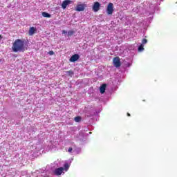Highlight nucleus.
<instances>
[{
	"label": "nucleus",
	"instance_id": "17",
	"mask_svg": "<svg viewBox=\"0 0 177 177\" xmlns=\"http://www.w3.org/2000/svg\"><path fill=\"white\" fill-rule=\"evenodd\" d=\"M145 44H147V39H143L142 40V45H145Z\"/></svg>",
	"mask_w": 177,
	"mask_h": 177
},
{
	"label": "nucleus",
	"instance_id": "18",
	"mask_svg": "<svg viewBox=\"0 0 177 177\" xmlns=\"http://www.w3.org/2000/svg\"><path fill=\"white\" fill-rule=\"evenodd\" d=\"M48 55H50V56H53V55H55V52H53V50H50L48 52Z\"/></svg>",
	"mask_w": 177,
	"mask_h": 177
},
{
	"label": "nucleus",
	"instance_id": "6",
	"mask_svg": "<svg viewBox=\"0 0 177 177\" xmlns=\"http://www.w3.org/2000/svg\"><path fill=\"white\" fill-rule=\"evenodd\" d=\"M63 171H64V168L59 167V168H57V169H55L54 174H55V175H57V176H59V175L63 174Z\"/></svg>",
	"mask_w": 177,
	"mask_h": 177
},
{
	"label": "nucleus",
	"instance_id": "5",
	"mask_svg": "<svg viewBox=\"0 0 177 177\" xmlns=\"http://www.w3.org/2000/svg\"><path fill=\"white\" fill-rule=\"evenodd\" d=\"M99 9H100V3L95 2L93 6V12H99Z\"/></svg>",
	"mask_w": 177,
	"mask_h": 177
},
{
	"label": "nucleus",
	"instance_id": "7",
	"mask_svg": "<svg viewBox=\"0 0 177 177\" xmlns=\"http://www.w3.org/2000/svg\"><path fill=\"white\" fill-rule=\"evenodd\" d=\"M80 59V55L78 54H75L71 56V57L70 58V62H71L72 63H75V62H77L78 59Z\"/></svg>",
	"mask_w": 177,
	"mask_h": 177
},
{
	"label": "nucleus",
	"instance_id": "14",
	"mask_svg": "<svg viewBox=\"0 0 177 177\" xmlns=\"http://www.w3.org/2000/svg\"><path fill=\"white\" fill-rule=\"evenodd\" d=\"M143 44H141L139 47H138V52H142V50H145V48L143 47Z\"/></svg>",
	"mask_w": 177,
	"mask_h": 177
},
{
	"label": "nucleus",
	"instance_id": "1",
	"mask_svg": "<svg viewBox=\"0 0 177 177\" xmlns=\"http://www.w3.org/2000/svg\"><path fill=\"white\" fill-rule=\"evenodd\" d=\"M24 45H26V39H18L13 43L12 49L14 52H24L28 49Z\"/></svg>",
	"mask_w": 177,
	"mask_h": 177
},
{
	"label": "nucleus",
	"instance_id": "15",
	"mask_svg": "<svg viewBox=\"0 0 177 177\" xmlns=\"http://www.w3.org/2000/svg\"><path fill=\"white\" fill-rule=\"evenodd\" d=\"M64 167L66 171H68V169L70 168V165H68V163H65Z\"/></svg>",
	"mask_w": 177,
	"mask_h": 177
},
{
	"label": "nucleus",
	"instance_id": "22",
	"mask_svg": "<svg viewBox=\"0 0 177 177\" xmlns=\"http://www.w3.org/2000/svg\"><path fill=\"white\" fill-rule=\"evenodd\" d=\"M127 117H131V114L129 113H127Z\"/></svg>",
	"mask_w": 177,
	"mask_h": 177
},
{
	"label": "nucleus",
	"instance_id": "23",
	"mask_svg": "<svg viewBox=\"0 0 177 177\" xmlns=\"http://www.w3.org/2000/svg\"><path fill=\"white\" fill-rule=\"evenodd\" d=\"M0 38H1V35H0Z\"/></svg>",
	"mask_w": 177,
	"mask_h": 177
},
{
	"label": "nucleus",
	"instance_id": "12",
	"mask_svg": "<svg viewBox=\"0 0 177 177\" xmlns=\"http://www.w3.org/2000/svg\"><path fill=\"white\" fill-rule=\"evenodd\" d=\"M82 120V118H81V116H76L74 118V121L75 122H81Z\"/></svg>",
	"mask_w": 177,
	"mask_h": 177
},
{
	"label": "nucleus",
	"instance_id": "2",
	"mask_svg": "<svg viewBox=\"0 0 177 177\" xmlns=\"http://www.w3.org/2000/svg\"><path fill=\"white\" fill-rule=\"evenodd\" d=\"M113 62L114 67H116V68L121 67V59H120V57H114Z\"/></svg>",
	"mask_w": 177,
	"mask_h": 177
},
{
	"label": "nucleus",
	"instance_id": "9",
	"mask_svg": "<svg viewBox=\"0 0 177 177\" xmlns=\"http://www.w3.org/2000/svg\"><path fill=\"white\" fill-rule=\"evenodd\" d=\"M107 87V84H103L102 86L100 87V93L103 94L106 92V88Z\"/></svg>",
	"mask_w": 177,
	"mask_h": 177
},
{
	"label": "nucleus",
	"instance_id": "10",
	"mask_svg": "<svg viewBox=\"0 0 177 177\" xmlns=\"http://www.w3.org/2000/svg\"><path fill=\"white\" fill-rule=\"evenodd\" d=\"M36 31L37 28H35V27H30L28 31V34L29 35H34Z\"/></svg>",
	"mask_w": 177,
	"mask_h": 177
},
{
	"label": "nucleus",
	"instance_id": "20",
	"mask_svg": "<svg viewBox=\"0 0 177 177\" xmlns=\"http://www.w3.org/2000/svg\"><path fill=\"white\" fill-rule=\"evenodd\" d=\"M62 34H67V30H62Z\"/></svg>",
	"mask_w": 177,
	"mask_h": 177
},
{
	"label": "nucleus",
	"instance_id": "3",
	"mask_svg": "<svg viewBox=\"0 0 177 177\" xmlns=\"http://www.w3.org/2000/svg\"><path fill=\"white\" fill-rule=\"evenodd\" d=\"M113 12H114V6L113 5V3H109L106 8L107 15H113Z\"/></svg>",
	"mask_w": 177,
	"mask_h": 177
},
{
	"label": "nucleus",
	"instance_id": "13",
	"mask_svg": "<svg viewBox=\"0 0 177 177\" xmlns=\"http://www.w3.org/2000/svg\"><path fill=\"white\" fill-rule=\"evenodd\" d=\"M75 33V31L70 30L68 32V37H71V36L74 35Z\"/></svg>",
	"mask_w": 177,
	"mask_h": 177
},
{
	"label": "nucleus",
	"instance_id": "19",
	"mask_svg": "<svg viewBox=\"0 0 177 177\" xmlns=\"http://www.w3.org/2000/svg\"><path fill=\"white\" fill-rule=\"evenodd\" d=\"M68 151V153H71L73 151V147H69Z\"/></svg>",
	"mask_w": 177,
	"mask_h": 177
},
{
	"label": "nucleus",
	"instance_id": "11",
	"mask_svg": "<svg viewBox=\"0 0 177 177\" xmlns=\"http://www.w3.org/2000/svg\"><path fill=\"white\" fill-rule=\"evenodd\" d=\"M41 15H42L43 17H47V18H48V19L51 17L50 14H49V13H48V12H43L41 13Z\"/></svg>",
	"mask_w": 177,
	"mask_h": 177
},
{
	"label": "nucleus",
	"instance_id": "8",
	"mask_svg": "<svg viewBox=\"0 0 177 177\" xmlns=\"http://www.w3.org/2000/svg\"><path fill=\"white\" fill-rule=\"evenodd\" d=\"M71 3V1L70 0H65L62 3V9H66L67 8L68 5H70Z\"/></svg>",
	"mask_w": 177,
	"mask_h": 177
},
{
	"label": "nucleus",
	"instance_id": "4",
	"mask_svg": "<svg viewBox=\"0 0 177 177\" xmlns=\"http://www.w3.org/2000/svg\"><path fill=\"white\" fill-rule=\"evenodd\" d=\"M86 5L82 3V4H77L75 10L76 12H84L85 10Z\"/></svg>",
	"mask_w": 177,
	"mask_h": 177
},
{
	"label": "nucleus",
	"instance_id": "21",
	"mask_svg": "<svg viewBox=\"0 0 177 177\" xmlns=\"http://www.w3.org/2000/svg\"><path fill=\"white\" fill-rule=\"evenodd\" d=\"M0 63H3V59H0Z\"/></svg>",
	"mask_w": 177,
	"mask_h": 177
},
{
	"label": "nucleus",
	"instance_id": "16",
	"mask_svg": "<svg viewBox=\"0 0 177 177\" xmlns=\"http://www.w3.org/2000/svg\"><path fill=\"white\" fill-rule=\"evenodd\" d=\"M67 74H68V75H70L71 77V75H74V72L73 71H69L66 72Z\"/></svg>",
	"mask_w": 177,
	"mask_h": 177
}]
</instances>
